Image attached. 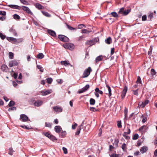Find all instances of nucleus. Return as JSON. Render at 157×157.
Listing matches in <instances>:
<instances>
[{
  "mask_svg": "<svg viewBox=\"0 0 157 157\" xmlns=\"http://www.w3.org/2000/svg\"><path fill=\"white\" fill-rule=\"evenodd\" d=\"M54 129L55 132L57 133L60 132L62 130V128L60 126H55L54 128Z\"/></svg>",
  "mask_w": 157,
  "mask_h": 157,
  "instance_id": "obj_17",
  "label": "nucleus"
},
{
  "mask_svg": "<svg viewBox=\"0 0 157 157\" xmlns=\"http://www.w3.org/2000/svg\"><path fill=\"white\" fill-rule=\"evenodd\" d=\"M19 63V62L18 60H13L10 61L9 63V66L11 67L13 66H17Z\"/></svg>",
  "mask_w": 157,
  "mask_h": 157,
  "instance_id": "obj_4",
  "label": "nucleus"
},
{
  "mask_svg": "<svg viewBox=\"0 0 157 157\" xmlns=\"http://www.w3.org/2000/svg\"><path fill=\"white\" fill-rule=\"evenodd\" d=\"M104 57V56L102 55H100L97 57L95 60V63H97L99 61L102 60Z\"/></svg>",
  "mask_w": 157,
  "mask_h": 157,
  "instance_id": "obj_14",
  "label": "nucleus"
},
{
  "mask_svg": "<svg viewBox=\"0 0 157 157\" xmlns=\"http://www.w3.org/2000/svg\"><path fill=\"white\" fill-rule=\"evenodd\" d=\"M21 2L24 5H27L28 2L25 0H20Z\"/></svg>",
  "mask_w": 157,
  "mask_h": 157,
  "instance_id": "obj_60",
  "label": "nucleus"
},
{
  "mask_svg": "<svg viewBox=\"0 0 157 157\" xmlns=\"http://www.w3.org/2000/svg\"><path fill=\"white\" fill-rule=\"evenodd\" d=\"M105 42L106 44H111L112 43L111 38L110 37H108L105 40Z\"/></svg>",
  "mask_w": 157,
  "mask_h": 157,
  "instance_id": "obj_21",
  "label": "nucleus"
},
{
  "mask_svg": "<svg viewBox=\"0 0 157 157\" xmlns=\"http://www.w3.org/2000/svg\"><path fill=\"white\" fill-rule=\"evenodd\" d=\"M90 111L92 112H96L99 111L98 109H96L94 107H90Z\"/></svg>",
  "mask_w": 157,
  "mask_h": 157,
  "instance_id": "obj_43",
  "label": "nucleus"
},
{
  "mask_svg": "<svg viewBox=\"0 0 157 157\" xmlns=\"http://www.w3.org/2000/svg\"><path fill=\"white\" fill-rule=\"evenodd\" d=\"M45 126L46 127H48L51 128L52 126V124L50 123L45 122Z\"/></svg>",
  "mask_w": 157,
  "mask_h": 157,
  "instance_id": "obj_51",
  "label": "nucleus"
},
{
  "mask_svg": "<svg viewBox=\"0 0 157 157\" xmlns=\"http://www.w3.org/2000/svg\"><path fill=\"white\" fill-rule=\"evenodd\" d=\"M1 69L2 70L5 72H7L8 70V67L5 64H3L1 66Z\"/></svg>",
  "mask_w": 157,
  "mask_h": 157,
  "instance_id": "obj_16",
  "label": "nucleus"
},
{
  "mask_svg": "<svg viewBox=\"0 0 157 157\" xmlns=\"http://www.w3.org/2000/svg\"><path fill=\"white\" fill-rule=\"evenodd\" d=\"M141 118H142V122L143 123H144L146 122L147 120V116L142 115Z\"/></svg>",
  "mask_w": 157,
  "mask_h": 157,
  "instance_id": "obj_23",
  "label": "nucleus"
},
{
  "mask_svg": "<svg viewBox=\"0 0 157 157\" xmlns=\"http://www.w3.org/2000/svg\"><path fill=\"white\" fill-rule=\"evenodd\" d=\"M44 57L43 54L41 53H39L37 56L36 58L39 59H43Z\"/></svg>",
  "mask_w": 157,
  "mask_h": 157,
  "instance_id": "obj_27",
  "label": "nucleus"
},
{
  "mask_svg": "<svg viewBox=\"0 0 157 157\" xmlns=\"http://www.w3.org/2000/svg\"><path fill=\"white\" fill-rule=\"evenodd\" d=\"M58 38L61 41L63 42H68L69 40V38L66 36L63 35H59Z\"/></svg>",
  "mask_w": 157,
  "mask_h": 157,
  "instance_id": "obj_5",
  "label": "nucleus"
},
{
  "mask_svg": "<svg viewBox=\"0 0 157 157\" xmlns=\"http://www.w3.org/2000/svg\"><path fill=\"white\" fill-rule=\"evenodd\" d=\"M139 106H140V107L143 108L144 107V106L146 105H145L144 104V102H143L142 103H141L140 102H139L138 104Z\"/></svg>",
  "mask_w": 157,
  "mask_h": 157,
  "instance_id": "obj_42",
  "label": "nucleus"
},
{
  "mask_svg": "<svg viewBox=\"0 0 157 157\" xmlns=\"http://www.w3.org/2000/svg\"><path fill=\"white\" fill-rule=\"evenodd\" d=\"M13 9H16L20 10L21 8V7L15 5H9L7 6Z\"/></svg>",
  "mask_w": 157,
  "mask_h": 157,
  "instance_id": "obj_12",
  "label": "nucleus"
},
{
  "mask_svg": "<svg viewBox=\"0 0 157 157\" xmlns=\"http://www.w3.org/2000/svg\"><path fill=\"white\" fill-rule=\"evenodd\" d=\"M113 17L115 18H117L119 17L118 14L115 12H111L110 14Z\"/></svg>",
  "mask_w": 157,
  "mask_h": 157,
  "instance_id": "obj_29",
  "label": "nucleus"
},
{
  "mask_svg": "<svg viewBox=\"0 0 157 157\" xmlns=\"http://www.w3.org/2000/svg\"><path fill=\"white\" fill-rule=\"evenodd\" d=\"M110 157H119V155L118 154H113L110 155Z\"/></svg>",
  "mask_w": 157,
  "mask_h": 157,
  "instance_id": "obj_64",
  "label": "nucleus"
},
{
  "mask_svg": "<svg viewBox=\"0 0 157 157\" xmlns=\"http://www.w3.org/2000/svg\"><path fill=\"white\" fill-rule=\"evenodd\" d=\"M41 12L42 14L44 16L47 17H50V15L49 14L48 12H45L43 11H41Z\"/></svg>",
  "mask_w": 157,
  "mask_h": 157,
  "instance_id": "obj_36",
  "label": "nucleus"
},
{
  "mask_svg": "<svg viewBox=\"0 0 157 157\" xmlns=\"http://www.w3.org/2000/svg\"><path fill=\"white\" fill-rule=\"evenodd\" d=\"M9 31L10 32L12 33L15 36L17 35V33L15 30L13 29L12 27L10 28L9 29Z\"/></svg>",
  "mask_w": 157,
  "mask_h": 157,
  "instance_id": "obj_22",
  "label": "nucleus"
},
{
  "mask_svg": "<svg viewBox=\"0 0 157 157\" xmlns=\"http://www.w3.org/2000/svg\"><path fill=\"white\" fill-rule=\"evenodd\" d=\"M9 58L10 59H12L13 57V53L12 52H10L9 53Z\"/></svg>",
  "mask_w": 157,
  "mask_h": 157,
  "instance_id": "obj_46",
  "label": "nucleus"
},
{
  "mask_svg": "<svg viewBox=\"0 0 157 157\" xmlns=\"http://www.w3.org/2000/svg\"><path fill=\"white\" fill-rule=\"evenodd\" d=\"M37 68L41 72H43L44 71V69L40 65H37L36 66Z\"/></svg>",
  "mask_w": 157,
  "mask_h": 157,
  "instance_id": "obj_39",
  "label": "nucleus"
},
{
  "mask_svg": "<svg viewBox=\"0 0 157 157\" xmlns=\"http://www.w3.org/2000/svg\"><path fill=\"white\" fill-rule=\"evenodd\" d=\"M21 8L24 11L32 15L33 14L32 12L27 7L25 6H22Z\"/></svg>",
  "mask_w": 157,
  "mask_h": 157,
  "instance_id": "obj_8",
  "label": "nucleus"
},
{
  "mask_svg": "<svg viewBox=\"0 0 157 157\" xmlns=\"http://www.w3.org/2000/svg\"><path fill=\"white\" fill-rule=\"evenodd\" d=\"M66 131H62L61 132L60 135L62 138H64L66 136Z\"/></svg>",
  "mask_w": 157,
  "mask_h": 157,
  "instance_id": "obj_38",
  "label": "nucleus"
},
{
  "mask_svg": "<svg viewBox=\"0 0 157 157\" xmlns=\"http://www.w3.org/2000/svg\"><path fill=\"white\" fill-rule=\"evenodd\" d=\"M48 32L49 35L52 36H56V32L52 30L48 29Z\"/></svg>",
  "mask_w": 157,
  "mask_h": 157,
  "instance_id": "obj_19",
  "label": "nucleus"
},
{
  "mask_svg": "<svg viewBox=\"0 0 157 157\" xmlns=\"http://www.w3.org/2000/svg\"><path fill=\"white\" fill-rule=\"evenodd\" d=\"M13 18L14 19L16 20H18L20 18L19 16L16 14H14L13 15Z\"/></svg>",
  "mask_w": 157,
  "mask_h": 157,
  "instance_id": "obj_37",
  "label": "nucleus"
},
{
  "mask_svg": "<svg viewBox=\"0 0 157 157\" xmlns=\"http://www.w3.org/2000/svg\"><path fill=\"white\" fill-rule=\"evenodd\" d=\"M84 122L83 121L81 125L79 126L77 129V131L75 132V135H78L80 132V130L82 129V124H83Z\"/></svg>",
  "mask_w": 157,
  "mask_h": 157,
  "instance_id": "obj_13",
  "label": "nucleus"
},
{
  "mask_svg": "<svg viewBox=\"0 0 157 157\" xmlns=\"http://www.w3.org/2000/svg\"><path fill=\"white\" fill-rule=\"evenodd\" d=\"M124 11V8H121L120 9L119 11L118 12V13L119 14H121V15L123 16Z\"/></svg>",
  "mask_w": 157,
  "mask_h": 157,
  "instance_id": "obj_33",
  "label": "nucleus"
},
{
  "mask_svg": "<svg viewBox=\"0 0 157 157\" xmlns=\"http://www.w3.org/2000/svg\"><path fill=\"white\" fill-rule=\"evenodd\" d=\"M42 134L43 135H44L45 136H46L49 138H50L52 135L49 132H43Z\"/></svg>",
  "mask_w": 157,
  "mask_h": 157,
  "instance_id": "obj_24",
  "label": "nucleus"
},
{
  "mask_svg": "<svg viewBox=\"0 0 157 157\" xmlns=\"http://www.w3.org/2000/svg\"><path fill=\"white\" fill-rule=\"evenodd\" d=\"M147 127L146 125H143L139 129V131L144 132L146 131Z\"/></svg>",
  "mask_w": 157,
  "mask_h": 157,
  "instance_id": "obj_15",
  "label": "nucleus"
},
{
  "mask_svg": "<svg viewBox=\"0 0 157 157\" xmlns=\"http://www.w3.org/2000/svg\"><path fill=\"white\" fill-rule=\"evenodd\" d=\"M78 124L75 123L74 124H72V128L73 129H75L76 127L77 126Z\"/></svg>",
  "mask_w": 157,
  "mask_h": 157,
  "instance_id": "obj_63",
  "label": "nucleus"
},
{
  "mask_svg": "<svg viewBox=\"0 0 157 157\" xmlns=\"http://www.w3.org/2000/svg\"><path fill=\"white\" fill-rule=\"evenodd\" d=\"M19 119L23 122H26L28 121L29 120V121H30L28 117L26 115L24 114H22L20 115Z\"/></svg>",
  "mask_w": 157,
  "mask_h": 157,
  "instance_id": "obj_6",
  "label": "nucleus"
},
{
  "mask_svg": "<svg viewBox=\"0 0 157 157\" xmlns=\"http://www.w3.org/2000/svg\"><path fill=\"white\" fill-rule=\"evenodd\" d=\"M128 109L126 108H124V118L126 119V118L127 116L128 115Z\"/></svg>",
  "mask_w": 157,
  "mask_h": 157,
  "instance_id": "obj_31",
  "label": "nucleus"
},
{
  "mask_svg": "<svg viewBox=\"0 0 157 157\" xmlns=\"http://www.w3.org/2000/svg\"><path fill=\"white\" fill-rule=\"evenodd\" d=\"M136 83H138L141 84V79L140 76H138L136 81Z\"/></svg>",
  "mask_w": 157,
  "mask_h": 157,
  "instance_id": "obj_50",
  "label": "nucleus"
},
{
  "mask_svg": "<svg viewBox=\"0 0 157 157\" xmlns=\"http://www.w3.org/2000/svg\"><path fill=\"white\" fill-rule=\"evenodd\" d=\"M130 10H124L123 16H125L128 14L130 12Z\"/></svg>",
  "mask_w": 157,
  "mask_h": 157,
  "instance_id": "obj_41",
  "label": "nucleus"
},
{
  "mask_svg": "<svg viewBox=\"0 0 157 157\" xmlns=\"http://www.w3.org/2000/svg\"><path fill=\"white\" fill-rule=\"evenodd\" d=\"M147 15H144L142 16V20L143 21H145L147 20Z\"/></svg>",
  "mask_w": 157,
  "mask_h": 157,
  "instance_id": "obj_61",
  "label": "nucleus"
},
{
  "mask_svg": "<svg viewBox=\"0 0 157 157\" xmlns=\"http://www.w3.org/2000/svg\"><path fill=\"white\" fill-rule=\"evenodd\" d=\"M95 103V100L92 98H91L90 100V105H94Z\"/></svg>",
  "mask_w": 157,
  "mask_h": 157,
  "instance_id": "obj_34",
  "label": "nucleus"
},
{
  "mask_svg": "<svg viewBox=\"0 0 157 157\" xmlns=\"http://www.w3.org/2000/svg\"><path fill=\"white\" fill-rule=\"evenodd\" d=\"M47 81L48 84H51L53 81L52 79L51 78H48L46 79Z\"/></svg>",
  "mask_w": 157,
  "mask_h": 157,
  "instance_id": "obj_40",
  "label": "nucleus"
},
{
  "mask_svg": "<svg viewBox=\"0 0 157 157\" xmlns=\"http://www.w3.org/2000/svg\"><path fill=\"white\" fill-rule=\"evenodd\" d=\"M106 87L107 88L109 91V97H110L111 96V90L110 87L108 85H106Z\"/></svg>",
  "mask_w": 157,
  "mask_h": 157,
  "instance_id": "obj_25",
  "label": "nucleus"
},
{
  "mask_svg": "<svg viewBox=\"0 0 157 157\" xmlns=\"http://www.w3.org/2000/svg\"><path fill=\"white\" fill-rule=\"evenodd\" d=\"M95 90V92L98 93V94H99L101 95L103 94V92L102 91L100 90L98 88H96Z\"/></svg>",
  "mask_w": 157,
  "mask_h": 157,
  "instance_id": "obj_30",
  "label": "nucleus"
},
{
  "mask_svg": "<svg viewBox=\"0 0 157 157\" xmlns=\"http://www.w3.org/2000/svg\"><path fill=\"white\" fill-rule=\"evenodd\" d=\"M49 139L53 141L57 140V139L56 137L52 135H51V136Z\"/></svg>",
  "mask_w": 157,
  "mask_h": 157,
  "instance_id": "obj_48",
  "label": "nucleus"
},
{
  "mask_svg": "<svg viewBox=\"0 0 157 157\" xmlns=\"http://www.w3.org/2000/svg\"><path fill=\"white\" fill-rule=\"evenodd\" d=\"M84 36H81L77 38V40L78 41H80L82 40L84 38Z\"/></svg>",
  "mask_w": 157,
  "mask_h": 157,
  "instance_id": "obj_52",
  "label": "nucleus"
},
{
  "mask_svg": "<svg viewBox=\"0 0 157 157\" xmlns=\"http://www.w3.org/2000/svg\"><path fill=\"white\" fill-rule=\"evenodd\" d=\"M13 151L12 148H9V152L8 153L9 155H13Z\"/></svg>",
  "mask_w": 157,
  "mask_h": 157,
  "instance_id": "obj_47",
  "label": "nucleus"
},
{
  "mask_svg": "<svg viewBox=\"0 0 157 157\" xmlns=\"http://www.w3.org/2000/svg\"><path fill=\"white\" fill-rule=\"evenodd\" d=\"M63 150V153L65 154H67V149L65 147H63L62 148Z\"/></svg>",
  "mask_w": 157,
  "mask_h": 157,
  "instance_id": "obj_62",
  "label": "nucleus"
},
{
  "mask_svg": "<svg viewBox=\"0 0 157 157\" xmlns=\"http://www.w3.org/2000/svg\"><path fill=\"white\" fill-rule=\"evenodd\" d=\"M92 71L91 68L90 67H88L84 71L82 75V77L85 78L87 77L90 75V73Z\"/></svg>",
  "mask_w": 157,
  "mask_h": 157,
  "instance_id": "obj_2",
  "label": "nucleus"
},
{
  "mask_svg": "<svg viewBox=\"0 0 157 157\" xmlns=\"http://www.w3.org/2000/svg\"><path fill=\"white\" fill-rule=\"evenodd\" d=\"M61 63L62 65H64L65 66L69 64V62L68 61H62L61 62Z\"/></svg>",
  "mask_w": 157,
  "mask_h": 157,
  "instance_id": "obj_26",
  "label": "nucleus"
},
{
  "mask_svg": "<svg viewBox=\"0 0 157 157\" xmlns=\"http://www.w3.org/2000/svg\"><path fill=\"white\" fill-rule=\"evenodd\" d=\"M66 25L67 26V28L70 30H76V29L75 28H73L71 26L67 24L66 23Z\"/></svg>",
  "mask_w": 157,
  "mask_h": 157,
  "instance_id": "obj_35",
  "label": "nucleus"
},
{
  "mask_svg": "<svg viewBox=\"0 0 157 157\" xmlns=\"http://www.w3.org/2000/svg\"><path fill=\"white\" fill-rule=\"evenodd\" d=\"M96 42L94 40H91L87 41L86 43V44L89 47L95 44Z\"/></svg>",
  "mask_w": 157,
  "mask_h": 157,
  "instance_id": "obj_10",
  "label": "nucleus"
},
{
  "mask_svg": "<svg viewBox=\"0 0 157 157\" xmlns=\"http://www.w3.org/2000/svg\"><path fill=\"white\" fill-rule=\"evenodd\" d=\"M53 108L54 111L56 112H61L63 111L62 108L60 107L56 106L53 107Z\"/></svg>",
  "mask_w": 157,
  "mask_h": 157,
  "instance_id": "obj_11",
  "label": "nucleus"
},
{
  "mask_svg": "<svg viewBox=\"0 0 157 157\" xmlns=\"http://www.w3.org/2000/svg\"><path fill=\"white\" fill-rule=\"evenodd\" d=\"M124 11V8H121L120 9L119 11L118 12V13L119 14H121V15L123 16Z\"/></svg>",
  "mask_w": 157,
  "mask_h": 157,
  "instance_id": "obj_32",
  "label": "nucleus"
},
{
  "mask_svg": "<svg viewBox=\"0 0 157 157\" xmlns=\"http://www.w3.org/2000/svg\"><path fill=\"white\" fill-rule=\"evenodd\" d=\"M63 47L66 49L72 50L74 48V45L71 43H67L63 45Z\"/></svg>",
  "mask_w": 157,
  "mask_h": 157,
  "instance_id": "obj_3",
  "label": "nucleus"
},
{
  "mask_svg": "<svg viewBox=\"0 0 157 157\" xmlns=\"http://www.w3.org/2000/svg\"><path fill=\"white\" fill-rule=\"evenodd\" d=\"M117 126L118 128H121L122 125L121 121H117Z\"/></svg>",
  "mask_w": 157,
  "mask_h": 157,
  "instance_id": "obj_54",
  "label": "nucleus"
},
{
  "mask_svg": "<svg viewBox=\"0 0 157 157\" xmlns=\"http://www.w3.org/2000/svg\"><path fill=\"white\" fill-rule=\"evenodd\" d=\"M121 148L123 151H125L127 148L126 145L125 143H124L121 146Z\"/></svg>",
  "mask_w": 157,
  "mask_h": 157,
  "instance_id": "obj_44",
  "label": "nucleus"
},
{
  "mask_svg": "<svg viewBox=\"0 0 157 157\" xmlns=\"http://www.w3.org/2000/svg\"><path fill=\"white\" fill-rule=\"evenodd\" d=\"M0 37L2 40L4 39L6 37L5 35H4L2 33H0Z\"/></svg>",
  "mask_w": 157,
  "mask_h": 157,
  "instance_id": "obj_59",
  "label": "nucleus"
},
{
  "mask_svg": "<svg viewBox=\"0 0 157 157\" xmlns=\"http://www.w3.org/2000/svg\"><path fill=\"white\" fill-rule=\"evenodd\" d=\"M151 74L152 76L156 74L155 71L154 69H151Z\"/></svg>",
  "mask_w": 157,
  "mask_h": 157,
  "instance_id": "obj_57",
  "label": "nucleus"
},
{
  "mask_svg": "<svg viewBox=\"0 0 157 157\" xmlns=\"http://www.w3.org/2000/svg\"><path fill=\"white\" fill-rule=\"evenodd\" d=\"M83 27H86V26L84 25L81 24H79L78 25V29H81L83 28Z\"/></svg>",
  "mask_w": 157,
  "mask_h": 157,
  "instance_id": "obj_58",
  "label": "nucleus"
},
{
  "mask_svg": "<svg viewBox=\"0 0 157 157\" xmlns=\"http://www.w3.org/2000/svg\"><path fill=\"white\" fill-rule=\"evenodd\" d=\"M138 89H137L136 90H133V94L136 95L137 96L138 95Z\"/></svg>",
  "mask_w": 157,
  "mask_h": 157,
  "instance_id": "obj_56",
  "label": "nucleus"
},
{
  "mask_svg": "<svg viewBox=\"0 0 157 157\" xmlns=\"http://www.w3.org/2000/svg\"><path fill=\"white\" fill-rule=\"evenodd\" d=\"M90 87V86L89 84H87L85 86H84L83 88L84 90L85 91H86L87 90H88Z\"/></svg>",
  "mask_w": 157,
  "mask_h": 157,
  "instance_id": "obj_53",
  "label": "nucleus"
},
{
  "mask_svg": "<svg viewBox=\"0 0 157 157\" xmlns=\"http://www.w3.org/2000/svg\"><path fill=\"white\" fill-rule=\"evenodd\" d=\"M139 137V135L137 134H135L133 136L132 139L133 140H136L138 139Z\"/></svg>",
  "mask_w": 157,
  "mask_h": 157,
  "instance_id": "obj_49",
  "label": "nucleus"
},
{
  "mask_svg": "<svg viewBox=\"0 0 157 157\" xmlns=\"http://www.w3.org/2000/svg\"><path fill=\"white\" fill-rule=\"evenodd\" d=\"M148 150V147L146 146H143L141 147L140 151L141 153L143 154Z\"/></svg>",
  "mask_w": 157,
  "mask_h": 157,
  "instance_id": "obj_18",
  "label": "nucleus"
},
{
  "mask_svg": "<svg viewBox=\"0 0 157 157\" xmlns=\"http://www.w3.org/2000/svg\"><path fill=\"white\" fill-rule=\"evenodd\" d=\"M15 105V102L13 101H11L8 104L9 107H11Z\"/></svg>",
  "mask_w": 157,
  "mask_h": 157,
  "instance_id": "obj_45",
  "label": "nucleus"
},
{
  "mask_svg": "<svg viewBox=\"0 0 157 157\" xmlns=\"http://www.w3.org/2000/svg\"><path fill=\"white\" fill-rule=\"evenodd\" d=\"M16 109V108L15 107L13 106L12 107L8 109V111H10L12 110H15Z\"/></svg>",
  "mask_w": 157,
  "mask_h": 157,
  "instance_id": "obj_55",
  "label": "nucleus"
},
{
  "mask_svg": "<svg viewBox=\"0 0 157 157\" xmlns=\"http://www.w3.org/2000/svg\"><path fill=\"white\" fill-rule=\"evenodd\" d=\"M35 6L36 8L39 10H43L44 8V6H42L39 3H36Z\"/></svg>",
  "mask_w": 157,
  "mask_h": 157,
  "instance_id": "obj_20",
  "label": "nucleus"
},
{
  "mask_svg": "<svg viewBox=\"0 0 157 157\" xmlns=\"http://www.w3.org/2000/svg\"><path fill=\"white\" fill-rule=\"evenodd\" d=\"M52 90H43L41 91L40 93L42 95L45 96L52 93Z\"/></svg>",
  "mask_w": 157,
  "mask_h": 157,
  "instance_id": "obj_7",
  "label": "nucleus"
},
{
  "mask_svg": "<svg viewBox=\"0 0 157 157\" xmlns=\"http://www.w3.org/2000/svg\"><path fill=\"white\" fill-rule=\"evenodd\" d=\"M127 90V87L126 86H125L123 90L121 93V97L122 99L124 98L125 97Z\"/></svg>",
  "mask_w": 157,
  "mask_h": 157,
  "instance_id": "obj_9",
  "label": "nucleus"
},
{
  "mask_svg": "<svg viewBox=\"0 0 157 157\" xmlns=\"http://www.w3.org/2000/svg\"><path fill=\"white\" fill-rule=\"evenodd\" d=\"M31 101L33 103V105L35 106L39 107L41 106L43 104V101L40 100H38L36 101L35 100L34 98H33L31 99Z\"/></svg>",
  "mask_w": 157,
  "mask_h": 157,
  "instance_id": "obj_1",
  "label": "nucleus"
},
{
  "mask_svg": "<svg viewBox=\"0 0 157 157\" xmlns=\"http://www.w3.org/2000/svg\"><path fill=\"white\" fill-rule=\"evenodd\" d=\"M153 18V13L152 12H149V15L148 16V19H150V21H151V19Z\"/></svg>",
  "mask_w": 157,
  "mask_h": 157,
  "instance_id": "obj_28",
  "label": "nucleus"
}]
</instances>
